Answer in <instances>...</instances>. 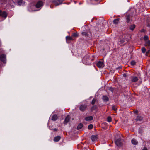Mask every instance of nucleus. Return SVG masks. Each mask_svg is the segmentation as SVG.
I'll return each mask as SVG.
<instances>
[{
    "label": "nucleus",
    "instance_id": "nucleus-27",
    "mask_svg": "<svg viewBox=\"0 0 150 150\" xmlns=\"http://www.w3.org/2000/svg\"><path fill=\"white\" fill-rule=\"evenodd\" d=\"M72 36L74 37H77L78 36V33H74L72 34Z\"/></svg>",
    "mask_w": 150,
    "mask_h": 150
},
{
    "label": "nucleus",
    "instance_id": "nucleus-23",
    "mask_svg": "<svg viewBox=\"0 0 150 150\" xmlns=\"http://www.w3.org/2000/svg\"><path fill=\"white\" fill-rule=\"evenodd\" d=\"M35 7L34 6H32L30 8H28V10L29 11H35L36 10L34 9L33 8Z\"/></svg>",
    "mask_w": 150,
    "mask_h": 150
},
{
    "label": "nucleus",
    "instance_id": "nucleus-22",
    "mask_svg": "<svg viewBox=\"0 0 150 150\" xmlns=\"http://www.w3.org/2000/svg\"><path fill=\"white\" fill-rule=\"evenodd\" d=\"M83 127V125L81 124L80 123L78 125V126L77 127V129H80L82 128V127Z\"/></svg>",
    "mask_w": 150,
    "mask_h": 150
},
{
    "label": "nucleus",
    "instance_id": "nucleus-19",
    "mask_svg": "<svg viewBox=\"0 0 150 150\" xmlns=\"http://www.w3.org/2000/svg\"><path fill=\"white\" fill-rule=\"evenodd\" d=\"M66 39L67 41H68L69 40H73L72 37H71L69 36H67L66 37Z\"/></svg>",
    "mask_w": 150,
    "mask_h": 150
},
{
    "label": "nucleus",
    "instance_id": "nucleus-36",
    "mask_svg": "<svg viewBox=\"0 0 150 150\" xmlns=\"http://www.w3.org/2000/svg\"><path fill=\"white\" fill-rule=\"evenodd\" d=\"M109 90L110 91L112 92H113V89L112 88H110Z\"/></svg>",
    "mask_w": 150,
    "mask_h": 150
},
{
    "label": "nucleus",
    "instance_id": "nucleus-38",
    "mask_svg": "<svg viewBox=\"0 0 150 150\" xmlns=\"http://www.w3.org/2000/svg\"><path fill=\"white\" fill-rule=\"evenodd\" d=\"M142 150H147V149L146 147H144Z\"/></svg>",
    "mask_w": 150,
    "mask_h": 150
},
{
    "label": "nucleus",
    "instance_id": "nucleus-26",
    "mask_svg": "<svg viewBox=\"0 0 150 150\" xmlns=\"http://www.w3.org/2000/svg\"><path fill=\"white\" fill-rule=\"evenodd\" d=\"M125 42V39H120L119 41V42L120 43L119 44H122L124 43Z\"/></svg>",
    "mask_w": 150,
    "mask_h": 150
},
{
    "label": "nucleus",
    "instance_id": "nucleus-37",
    "mask_svg": "<svg viewBox=\"0 0 150 150\" xmlns=\"http://www.w3.org/2000/svg\"><path fill=\"white\" fill-rule=\"evenodd\" d=\"M134 113L135 114H137L138 113V111L137 110H136L134 112Z\"/></svg>",
    "mask_w": 150,
    "mask_h": 150
},
{
    "label": "nucleus",
    "instance_id": "nucleus-20",
    "mask_svg": "<svg viewBox=\"0 0 150 150\" xmlns=\"http://www.w3.org/2000/svg\"><path fill=\"white\" fill-rule=\"evenodd\" d=\"M126 22L127 23H129L130 21V16L129 15H127L126 16Z\"/></svg>",
    "mask_w": 150,
    "mask_h": 150
},
{
    "label": "nucleus",
    "instance_id": "nucleus-21",
    "mask_svg": "<svg viewBox=\"0 0 150 150\" xmlns=\"http://www.w3.org/2000/svg\"><path fill=\"white\" fill-rule=\"evenodd\" d=\"M23 0H19L18 1V5H21L23 4Z\"/></svg>",
    "mask_w": 150,
    "mask_h": 150
},
{
    "label": "nucleus",
    "instance_id": "nucleus-7",
    "mask_svg": "<svg viewBox=\"0 0 150 150\" xmlns=\"http://www.w3.org/2000/svg\"><path fill=\"white\" fill-rule=\"evenodd\" d=\"M7 14L6 12L5 11L2 12V11H0V16H1L5 19L6 17Z\"/></svg>",
    "mask_w": 150,
    "mask_h": 150
},
{
    "label": "nucleus",
    "instance_id": "nucleus-32",
    "mask_svg": "<svg viewBox=\"0 0 150 150\" xmlns=\"http://www.w3.org/2000/svg\"><path fill=\"white\" fill-rule=\"evenodd\" d=\"M131 64L132 65H134L136 64V62L134 61H132L131 62Z\"/></svg>",
    "mask_w": 150,
    "mask_h": 150
},
{
    "label": "nucleus",
    "instance_id": "nucleus-18",
    "mask_svg": "<svg viewBox=\"0 0 150 150\" xmlns=\"http://www.w3.org/2000/svg\"><path fill=\"white\" fill-rule=\"evenodd\" d=\"M103 99L104 102H107L108 100V98L106 96H104L103 97Z\"/></svg>",
    "mask_w": 150,
    "mask_h": 150
},
{
    "label": "nucleus",
    "instance_id": "nucleus-9",
    "mask_svg": "<svg viewBox=\"0 0 150 150\" xmlns=\"http://www.w3.org/2000/svg\"><path fill=\"white\" fill-rule=\"evenodd\" d=\"M87 105H81L79 107V109L81 111L84 110L87 108Z\"/></svg>",
    "mask_w": 150,
    "mask_h": 150
},
{
    "label": "nucleus",
    "instance_id": "nucleus-16",
    "mask_svg": "<svg viewBox=\"0 0 150 150\" xmlns=\"http://www.w3.org/2000/svg\"><path fill=\"white\" fill-rule=\"evenodd\" d=\"M120 19L117 18L114 20L113 21V23L115 24H117L119 22Z\"/></svg>",
    "mask_w": 150,
    "mask_h": 150
},
{
    "label": "nucleus",
    "instance_id": "nucleus-30",
    "mask_svg": "<svg viewBox=\"0 0 150 150\" xmlns=\"http://www.w3.org/2000/svg\"><path fill=\"white\" fill-rule=\"evenodd\" d=\"M93 127V125L92 124H90L88 125V128L89 129H91Z\"/></svg>",
    "mask_w": 150,
    "mask_h": 150
},
{
    "label": "nucleus",
    "instance_id": "nucleus-15",
    "mask_svg": "<svg viewBox=\"0 0 150 150\" xmlns=\"http://www.w3.org/2000/svg\"><path fill=\"white\" fill-rule=\"evenodd\" d=\"M60 138L61 137L60 136H57L54 137V141L57 142L59 141Z\"/></svg>",
    "mask_w": 150,
    "mask_h": 150
},
{
    "label": "nucleus",
    "instance_id": "nucleus-14",
    "mask_svg": "<svg viewBox=\"0 0 150 150\" xmlns=\"http://www.w3.org/2000/svg\"><path fill=\"white\" fill-rule=\"evenodd\" d=\"M142 117L140 116H137L135 119L136 121H141L142 119Z\"/></svg>",
    "mask_w": 150,
    "mask_h": 150
},
{
    "label": "nucleus",
    "instance_id": "nucleus-33",
    "mask_svg": "<svg viewBox=\"0 0 150 150\" xmlns=\"http://www.w3.org/2000/svg\"><path fill=\"white\" fill-rule=\"evenodd\" d=\"M82 34L83 35L85 36H86L88 35L87 33L86 32H83L82 33Z\"/></svg>",
    "mask_w": 150,
    "mask_h": 150
},
{
    "label": "nucleus",
    "instance_id": "nucleus-35",
    "mask_svg": "<svg viewBox=\"0 0 150 150\" xmlns=\"http://www.w3.org/2000/svg\"><path fill=\"white\" fill-rule=\"evenodd\" d=\"M112 110H113L115 111H116V107L115 105H112Z\"/></svg>",
    "mask_w": 150,
    "mask_h": 150
},
{
    "label": "nucleus",
    "instance_id": "nucleus-17",
    "mask_svg": "<svg viewBox=\"0 0 150 150\" xmlns=\"http://www.w3.org/2000/svg\"><path fill=\"white\" fill-rule=\"evenodd\" d=\"M57 115H54L52 117V120L53 121H55L57 119Z\"/></svg>",
    "mask_w": 150,
    "mask_h": 150
},
{
    "label": "nucleus",
    "instance_id": "nucleus-10",
    "mask_svg": "<svg viewBox=\"0 0 150 150\" xmlns=\"http://www.w3.org/2000/svg\"><path fill=\"white\" fill-rule=\"evenodd\" d=\"M70 117L69 115H67L65 119V120L64 122V123L65 124H67L70 120Z\"/></svg>",
    "mask_w": 150,
    "mask_h": 150
},
{
    "label": "nucleus",
    "instance_id": "nucleus-40",
    "mask_svg": "<svg viewBox=\"0 0 150 150\" xmlns=\"http://www.w3.org/2000/svg\"><path fill=\"white\" fill-rule=\"evenodd\" d=\"M94 107H93L92 108V109H93V108H94Z\"/></svg>",
    "mask_w": 150,
    "mask_h": 150
},
{
    "label": "nucleus",
    "instance_id": "nucleus-39",
    "mask_svg": "<svg viewBox=\"0 0 150 150\" xmlns=\"http://www.w3.org/2000/svg\"><path fill=\"white\" fill-rule=\"evenodd\" d=\"M54 131H56V130H57V129H54Z\"/></svg>",
    "mask_w": 150,
    "mask_h": 150
},
{
    "label": "nucleus",
    "instance_id": "nucleus-31",
    "mask_svg": "<svg viewBox=\"0 0 150 150\" xmlns=\"http://www.w3.org/2000/svg\"><path fill=\"white\" fill-rule=\"evenodd\" d=\"M144 39L146 41H148V37L147 35H145L144 36Z\"/></svg>",
    "mask_w": 150,
    "mask_h": 150
},
{
    "label": "nucleus",
    "instance_id": "nucleus-29",
    "mask_svg": "<svg viewBox=\"0 0 150 150\" xmlns=\"http://www.w3.org/2000/svg\"><path fill=\"white\" fill-rule=\"evenodd\" d=\"M142 52L143 53H145L146 52V49H145V48L144 47H143L142 48Z\"/></svg>",
    "mask_w": 150,
    "mask_h": 150
},
{
    "label": "nucleus",
    "instance_id": "nucleus-4",
    "mask_svg": "<svg viewBox=\"0 0 150 150\" xmlns=\"http://www.w3.org/2000/svg\"><path fill=\"white\" fill-rule=\"evenodd\" d=\"M122 141L120 138H119L115 141V144L118 146H121Z\"/></svg>",
    "mask_w": 150,
    "mask_h": 150
},
{
    "label": "nucleus",
    "instance_id": "nucleus-6",
    "mask_svg": "<svg viewBox=\"0 0 150 150\" xmlns=\"http://www.w3.org/2000/svg\"><path fill=\"white\" fill-rule=\"evenodd\" d=\"M96 65L99 68H103L104 66V63L103 61H100L98 62Z\"/></svg>",
    "mask_w": 150,
    "mask_h": 150
},
{
    "label": "nucleus",
    "instance_id": "nucleus-34",
    "mask_svg": "<svg viewBox=\"0 0 150 150\" xmlns=\"http://www.w3.org/2000/svg\"><path fill=\"white\" fill-rule=\"evenodd\" d=\"M96 101V99H93L92 101L91 104L92 105H94L95 104V103Z\"/></svg>",
    "mask_w": 150,
    "mask_h": 150
},
{
    "label": "nucleus",
    "instance_id": "nucleus-8",
    "mask_svg": "<svg viewBox=\"0 0 150 150\" xmlns=\"http://www.w3.org/2000/svg\"><path fill=\"white\" fill-rule=\"evenodd\" d=\"M145 46H148L149 47V49L146 52V54H147L150 52V41L148 40L146 41L145 43Z\"/></svg>",
    "mask_w": 150,
    "mask_h": 150
},
{
    "label": "nucleus",
    "instance_id": "nucleus-41",
    "mask_svg": "<svg viewBox=\"0 0 150 150\" xmlns=\"http://www.w3.org/2000/svg\"><path fill=\"white\" fill-rule=\"evenodd\" d=\"M50 7H51V8H52L51 7V6H50Z\"/></svg>",
    "mask_w": 150,
    "mask_h": 150
},
{
    "label": "nucleus",
    "instance_id": "nucleus-12",
    "mask_svg": "<svg viewBox=\"0 0 150 150\" xmlns=\"http://www.w3.org/2000/svg\"><path fill=\"white\" fill-rule=\"evenodd\" d=\"M93 118V117L92 116H90L86 117L85 119L87 121H90L92 120Z\"/></svg>",
    "mask_w": 150,
    "mask_h": 150
},
{
    "label": "nucleus",
    "instance_id": "nucleus-3",
    "mask_svg": "<svg viewBox=\"0 0 150 150\" xmlns=\"http://www.w3.org/2000/svg\"><path fill=\"white\" fill-rule=\"evenodd\" d=\"M6 55L4 54H1L0 57V60L4 63L6 62Z\"/></svg>",
    "mask_w": 150,
    "mask_h": 150
},
{
    "label": "nucleus",
    "instance_id": "nucleus-25",
    "mask_svg": "<svg viewBox=\"0 0 150 150\" xmlns=\"http://www.w3.org/2000/svg\"><path fill=\"white\" fill-rule=\"evenodd\" d=\"M135 27V25H131L130 27V29L132 30H133Z\"/></svg>",
    "mask_w": 150,
    "mask_h": 150
},
{
    "label": "nucleus",
    "instance_id": "nucleus-24",
    "mask_svg": "<svg viewBox=\"0 0 150 150\" xmlns=\"http://www.w3.org/2000/svg\"><path fill=\"white\" fill-rule=\"evenodd\" d=\"M97 139V137L96 136H92L91 137V139L93 141H95Z\"/></svg>",
    "mask_w": 150,
    "mask_h": 150
},
{
    "label": "nucleus",
    "instance_id": "nucleus-5",
    "mask_svg": "<svg viewBox=\"0 0 150 150\" xmlns=\"http://www.w3.org/2000/svg\"><path fill=\"white\" fill-rule=\"evenodd\" d=\"M43 5V2L42 1H38L36 4L35 6L37 8H39L42 7Z\"/></svg>",
    "mask_w": 150,
    "mask_h": 150
},
{
    "label": "nucleus",
    "instance_id": "nucleus-13",
    "mask_svg": "<svg viewBox=\"0 0 150 150\" xmlns=\"http://www.w3.org/2000/svg\"><path fill=\"white\" fill-rule=\"evenodd\" d=\"M131 142L132 144L134 145H137L138 143L137 141L134 139H132L131 140Z\"/></svg>",
    "mask_w": 150,
    "mask_h": 150
},
{
    "label": "nucleus",
    "instance_id": "nucleus-2",
    "mask_svg": "<svg viewBox=\"0 0 150 150\" xmlns=\"http://www.w3.org/2000/svg\"><path fill=\"white\" fill-rule=\"evenodd\" d=\"M64 0H53L52 1L54 4L56 6L62 4Z\"/></svg>",
    "mask_w": 150,
    "mask_h": 150
},
{
    "label": "nucleus",
    "instance_id": "nucleus-11",
    "mask_svg": "<svg viewBox=\"0 0 150 150\" xmlns=\"http://www.w3.org/2000/svg\"><path fill=\"white\" fill-rule=\"evenodd\" d=\"M138 78L137 77L133 76L131 77V81L132 82H135L137 81Z\"/></svg>",
    "mask_w": 150,
    "mask_h": 150
},
{
    "label": "nucleus",
    "instance_id": "nucleus-28",
    "mask_svg": "<svg viewBox=\"0 0 150 150\" xmlns=\"http://www.w3.org/2000/svg\"><path fill=\"white\" fill-rule=\"evenodd\" d=\"M107 121L109 122H110L112 121V118L111 117L108 116L107 117Z\"/></svg>",
    "mask_w": 150,
    "mask_h": 150
},
{
    "label": "nucleus",
    "instance_id": "nucleus-1",
    "mask_svg": "<svg viewBox=\"0 0 150 150\" xmlns=\"http://www.w3.org/2000/svg\"><path fill=\"white\" fill-rule=\"evenodd\" d=\"M93 57V56L91 55L90 56L89 55H86L84 57L83 60H86L87 61L89 62L92 61L93 59H92V57Z\"/></svg>",
    "mask_w": 150,
    "mask_h": 150
}]
</instances>
